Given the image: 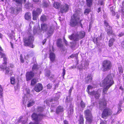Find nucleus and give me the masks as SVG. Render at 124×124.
I'll return each instance as SVG.
<instances>
[{"label": "nucleus", "instance_id": "4be33fe9", "mask_svg": "<svg viewBox=\"0 0 124 124\" xmlns=\"http://www.w3.org/2000/svg\"><path fill=\"white\" fill-rule=\"evenodd\" d=\"M78 121L79 124H84V119L83 115L80 114L79 115Z\"/></svg>", "mask_w": 124, "mask_h": 124}, {"label": "nucleus", "instance_id": "5701e85b", "mask_svg": "<svg viewBox=\"0 0 124 124\" xmlns=\"http://www.w3.org/2000/svg\"><path fill=\"white\" fill-rule=\"evenodd\" d=\"M115 41V39L114 38H111L108 41V46L109 47L112 46L113 45Z\"/></svg>", "mask_w": 124, "mask_h": 124}, {"label": "nucleus", "instance_id": "ea45409f", "mask_svg": "<svg viewBox=\"0 0 124 124\" xmlns=\"http://www.w3.org/2000/svg\"><path fill=\"white\" fill-rule=\"evenodd\" d=\"M3 89L1 86L0 85V98H1L3 97Z\"/></svg>", "mask_w": 124, "mask_h": 124}, {"label": "nucleus", "instance_id": "b1692460", "mask_svg": "<svg viewBox=\"0 0 124 124\" xmlns=\"http://www.w3.org/2000/svg\"><path fill=\"white\" fill-rule=\"evenodd\" d=\"M62 39H58L57 41L56 44L58 47H63V45L61 43Z\"/></svg>", "mask_w": 124, "mask_h": 124}, {"label": "nucleus", "instance_id": "37998d69", "mask_svg": "<svg viewBox=\"0 0 124 124\" xmlns=\"http://www.w3.org/2000/svg\"><path fill=\"white\" fill-rule=\"evenodd\" d=\"M37 82V80L36 79H33L31 82V85H33Z\"/></svg>", "mask_w": 124, "mask_h": 124}, {"label": "nucleus", "instance_id": "4d7b16f0", "mask_svg": "<svg viewBox=\"0 0 124 124\" xmlns=\"http://www.w3.org/2000/svg\"><path fill=\"white\" fill-rule=\"evenodd\" d=\"M101 11V8L100 7L98 9L97 12L98 13H99Z\"/></svg>", "mask_w": 124, "mask_h": 124}, {"label": "nucleus", "instance_id": "bf43d9fd", "mask_svg": "<svg viewBox=\"0 0 124 124\" xmlns=\"http://www.w3.org/2000/svg\"><path fill=\"white\" fill-rule=\"evenodd\" d=\"M121 111H122V109H121L120 108H118V110L117 112V113L119 114V113L120 112H121Z\"/></svg>", "mask_w": 124, "mask_h": 124}, {"label": "nucleus", "instance_id": "3c124183", "mask_svg": "<svg viewBox=\"0 0 124 124\" xmlns=\"http://www.w3.org/2000/svg\"><path fill=\"white\" fill-rule=\"evenodd\" d=\"M20 60L23 63L24 62V60L23 58L22 54H21L20 55Z\"/></svg>", "mask_w": 124, "mask_h": 124}, {"label": "nucleus", "instance_id": "9b49d317", "mask_svg": "<svg viewBox=\"0 0 124 124\" xmlns=\"http://www.w3.org/2000/svg\"><path fill=\"white\" fill-rule=\"evenodd\" d=\"M25 91L26 93L27 94L24 95V96L23 97V103H25L26 101L28 100L30 97V91L28 88H26L25 90Z\"/></svg>", "mask_w": 124, "mask_h": 124}, {"label": "nucleus", "instance_id": "bb28decb", "mask_svg": "<svg viewBox=\"0 0 124 124\" xmlns=\"http://www.w3.org/2000/svg\"><path fill=\"white\" fill-rule=\"evenodd\" d=\"M35 103V101L32 99L30 100L28 102L27 106L28 107L32 106Z\"/></svg>", "mask_w": 124, "mask_h": 124}, {"label": "nucleus", "instance_id": "9d476101", "mask_svg": "<svg viewBox=\"0 0 124 124\" xmlns=\"http://www.w3.org/2000/svg\"><path fill=\"white\" fill-rule=\"evenodd\" d=\"M41 12V10L39 8H38L34 10L32 12L33 19L34 20H37V17Z\"/></svg>", "mask_w": 124, "mask_h": 124}, {"label": "nucleus", "instance_id": "393cba45", "mask_svg": "<svg viewBox=\"0 0 124 124\" xmlns=\"http://www.w3.org/2000/svg\"><path fill=\"white\" fill-rule=\"evenodd\" d=\"M24 18L26 20H30L31 18V13L29 12L26 13L24 15Z\"/></svg>", "mask_w": 124, "mask_h": 124}, {"label": "nucleus", "instance_id": "69168bd1", "mask_svg": "<svg viewBox=\"0 0 124 124\" xmlns=\"http://www.w3.org/2000/svg\"><path fill=\"white\" fill-rule=\"evenodd\" d=\"M76 67L75 66L73 65L72 66H71L70 68V69H73L75 68Z\"/></svg>", "mask_w": 124, "mask_h": 124}, {"label": "nucleus", "instance_id": "a19ab883", "mask_svg": "<svg viewBox=\"0 0 124 124\" xmlns=\"http://www.w3.org/2000/svg\"><path fill=\"white\" fill-rule=\"evenodd\" d=\"M98 37H97L96 38H94L93 39V42L94 43H95L96 45H97L98 43Z\"/></svg>", "mask_w": 124, "mask_h": 124}, {"label": "nucleus", "instance_id": "f704fd0d", "mask_svg": "<svg viewBox=\"0 0 124 124\" xmlns=\"http://www.w3.org/2000/svg\"><path fill=\"white\" fill-rule=\"evenodd\" d=\"M80 105V107L82 108H84L85 107V104L82 100L81 101Z\"/></svg>", "mask_w": 124, "mask_h": 124}, {"label": "nucleus", "instance_id": "dca6fc26", "mask_svg": "<svg viewBox=\"0 0 124 124\" xmlns=\"http://www.w3.org/2000/svg\"><path fill=\"white\" fill-rule=\"evenodd\" d=\"M34 74L33 72H28L26 74V80L28 81L31 80L34 76Z\"/></svg>", "mask_w": 124, "mask_h": 124}, {"label": "nucleus", "instance_id": "412c9836", "mask_svg": "<svg viewBox=\"0 0 124 124\" xmlns=\"http://www.w3.org/2000/svg\"><path fill=\"white\" fill-rule=\"evenodd\" d=\"M78 37L79 39H82L85 36V32L84 31H82L79 32L78 34Z\"/></svg>", "mask_w": 124, "mask_h": 124}, {"label": "nucleus", "instance_id": "c9c22d12", "mask_svg": "<svg viewBox=\"0 0 124 124\" xmlns=\"http://www.w3.org/2000/svg\"><path fill=\"white\" fill-rule=\"evenodd\" d=\"M93 88V87L90 85H89L87 87V92L90 95L91 94V92H90L89 91V90L90 89H92Z\"/></svg>", "mask_w": 124, "mask_h": 124}, {"label": "nucleus", "instance_id": "f3484780", "mask_svg": "<svg viewBox=\"0 0 124 124\" xmlns=\"http://www.w3.org/2000/svg\"><path fill=\"white\" fill-rule=\"evenodd\" d=\"M90 95L92 96L94 95L95 98L96 99H99L101 96L100 93H99L97 91H92Z\"/></svg>", "mask_w": 124, "mask_h": 124}, {"label": "nucleus", "instance_id": "2f4dec72", "mask_svg": "<svg viewBox=\"0 0 124 124\" xmlns=\"http://www.w3.org/2000/svg\"><path fill=\"white\" fill-rule=\"evenodd\" d=\"M47 0H43V5L44 7H47L49 6V4L47 2Z\"/></svg>", "mask_w": 124, "mask_h": 124}, {"label": "nucleus", "instance_id": "de8ad7c7", "mask_svg": "<svg viewBox=\"0 0 124 124\" xmlns=\"http://www.w3.org/2000/svg\"><path fill=\"white\" fill-rule=\"evenodd\" d=\"M124 36V32H123L120 33L118 35L119 37H121Z\"/></svg>", "mask_w": 124, "mask_h": 124}, {"label": "nucleus", "instance_id": "c85d7f7f", "mask_svg": "<svg viewBox=\"0 0 124 124\" xmlns=\"http://www.w3.org/2000/svg\"><path fill=\"white\" fill-rule=\"evenodd\" d=\"M50 58L51 61L54 62V54L53 53H51L50 54Z\"/></svg>", "mask_w": 124, "mask_h": 124}, {"label": "nucleus", "instance_id": "774afa93", "mask_svg": "<svg viewBox=\"0 0 124 124\" xmlns=\"http://www.w3.org/2000/svg\"><path fill=\"white\" fill-rule=\"evenodd\" d=\"M10 66L11 68H13L14 67V66L12 64H10L9 66Z\"/></svg>", "mask_w": 124, "mask_h": 124}, {"label": "nucleus", "instance_id": "79ce46f5", "mask_svg": "<svg viewBox=\"0 0 124 124\" xmlns=\"http://www.w3.org/2000/svg\"><path fill=\"white\" fill-rule=\"evenodd\" d=\"M15 1L18 4L22 5V0H13Z\"/></svg>", "mask_w": 124, "mask_h": 124}, {"label": "nucleus", "instance_id": "20e7f679", "mask_svg": "<svg viewBox=\"0 0 124 124\" xmlns=\"http://www.w3.org/2000/svg\"><path fill=\"white\" fill-rule=\"evenodd\" d=\"M54 26L53 25H48L46 24H41V29L44 31H47V34L49 36H50L53 32Z\"/></svg>", "mask_w": 124, "mask_h": 124}, {"label": "nucleus", "instance_id": "8fccbe9b", "mask_svg": "<svg viewBox=\"0 0 124 124\" xmlns=\"http://www.w3.org/2000/svg\"><path fill=\"white\" fill-rule=\"evenodd\" d=\"M45 74L46 76L47 77L49 76L50 74V71H47L45 73Z\"/></svg>", "mask_w": 124, "mask_h": 124}, {"label": "nucleus", "instance_id": "c756f323", "mask_svg": "<svg viewBox=\"0 0 124 124\" xmlns=\"http://www.w3.org/2000/svg\"><path fill=\"white\" fill-rule=\"evenodd\" d=\"M61 3L58 2H55V8L57 9H59L61 7Z\"/></svg>", "mask_w": 124, "mask_h": 124}, {"label": "nucleus", "instance_id": "ddd939ff", "mask_svg": "<svg viewBox=\"0 0 124 124\" xmlns=\"http://www.w3.org/2000/svg\"><path fill=\"white\" fill-rule=\"evenodd\" d=\"M43 88V87L42 84L39 83L36 85L34 89L36 92H39L42 90Z\"/></svg>", "mask_w": 124, "mask_h": 124}, {"label": "nucleus", "instance_id": "7ed1b4c3", "mask_svg": "<svg viewBox=\"0 0 124 124\" xmlns=\"http://www.w3.org/2000/svg\"><path fill=\"white\" fill-rule=\"evenodd\" d=\"M101 69L103 72L108 71L111 69L112 67L111 62L108 60H105L102 62Z\"/></svg>", "mask_w": 124, "mask_h": 124}, {"label": "nucleus", "instance_id": "cd10ccee", "mask_svg": "<svg viewBox=\"0 0 124 124\" xmlns=\"http://www.w3.org/2000/svg\"><path fill=\"white\" fill-rule=\"evenodd\" d=\"M109 29H107L106 31L107 34L108 35H112L113 34V32L112 31V27L110 26H109Z\"/></svg>", "mask_w": 124, "mask_h": 124}, {"label": "nucleus", "instance_id": "603ef678", "mask_svg": "<svg viewBox=\"0 0 124 124\" xmlns=\"http://www.w3.org/2000/svg\"><path fill=\"white\" fill-rule=\"evenodd\" d=\"M52 84H49L47 85V88L48 89H50L52 87Z\"/></svg>", "mask_w": 124, "mask_h": 124}, {"label": "nucleus", "instance_id": "e433bc0d", "mask_svg": "<svg viewBox=\"0 0 124 124\" xmlns=\"http://www.w3.org/2000/svg\"><path fill=\"white\" fill-rule=\"evenodd\" d=\"M89 65V63L87 61H85L84 64V66H82L83 68H84V69L86 68Z\"/></svg>", "mask_w": 124, "mask_h": 124}, {"label": "nucleus", "instance_id": "58836bf2", "mask_svg": "<svg viewBox=\"0 0 124 124\" xmlns=\"http://www.w3.org/2000/svg\"><path fill=\"white\" fill-rule=\"evenodd\" d=\"M40 20L43 22L45 21L46 20V16L44 15L42 16L41 17Z\"/></svg>", "mask_w": 124, "mask_h": 124}, {"label": "nucleus", "instance_id": "6e6552de", "mask_svg": "<svg viewBox=\"0 0 124 124\" xmlns=\"http://www.w3.org/2000/svg\"><path fill=\"white\" fill-rule=\"evenodd\" d=\"M107 101L105 98L99 100L98 102L99 108L101 109L106 108L107 106Z\"/></svg>", "mask_w": 124, "mask_h": 124}, {"label": "nucleus", "instance_id": "13d9d810", "mask_svg": "<svg viewBox=\"0 0 124 124\" xmlns=\"http://www.w3.org/2000/svg\"><path fill=\"white\" fill-rule=\"evenodd\" d=\"M63 123L64 124H69L68 122L66 120H65L63 121Z\"/></svg>", "mask_w": 124, "mask_h": 124}, {"label": "nucleus", "instance_id": "864d4df0", "mask_svg": "<svg viewBox=\"0 0 124 124\" xmlns=\"http://www.w3.org/2000/svg\"><path fill=\"white\" fill-rule=\"evenodd\" d=\"M64 41V42L65 43V45L66 46H67L68 45V42H67V41H66V39H65L64 38H63Z\"/></svg>", "mask_w": 124, "mask_h": 124}, {"label": "nucleus", "instance_id": "a18cd8bd", "mask_svg": "<svg viewBox=\"0 0 124 124\" xmlns=\"http://www.w3.org/2000/svg\"><path fill=\"white\" fill-rule=\"evenodd\" d=\"M32 69L33 71L34 70H37L38 69L37 66L36 64L34 65Z\"/></svg>", "mask_w": 124, "mask_h": 124}, {"label": "nucleus", "instance_id": "0eeeda50", "mask_svg": "<svg viewBox=\"0 0 124 124\" xmlns=\"http://www.w3.org/2000/svg\"><path fill=\"white\" fill-rule=\"evenodd\" d=\"M112 114L111 109L108 107H106L103 110L101 114V117L104 119H106L107 117L111 116Z\"/></svg>", "mask_w": 124, "mask_h": 124}, {"label": "nucleus", "instance_id": "a211bd4d", "mask_svg": "<svg viewBox=\"0 0 124 124\" xmlns=\"http://www.w3.org/2000/svg\"><path fill=\"white\" fill-rule=\"evenodd\" d=\"M10 9L12 13L16 14L21 10V8L17 7H11L10 8Z\"/></svg>", "mask_w": 124, "mask_h": 124}, {"label": "nucleus", "instance_id": "6e6d98bb", "mask_svg": "<svg viewBox=\"0 0 124 124\" xmlns=\"http://www.w3.org/2000/svg\"><path fill=\"white\" fill-rule=\"evenodd\" d=\"M110 10L111 12L114 11V10L113 7H111L110 8Z\"/></svg>", "mask_w": 124, "mask_h": 124}, {"label": "nucleus", "instance_id": "f03ea898", "mask_svg": "<svg viewBox=\"0 0 124 124\" xmlns=\"http://www.w3.org/2000/svg\"><path fill=\"white\" fill-rule=\"evenodd\" d=\"M80 17L78 12L74 13L71 16L70 20V25L72 27H75L79 23Z\"/></svg>", "mask_w": 124, "mask_h": 124}, {"label": "nucleus", "instance_id": "423d86ee", "mask_svg": "<svg viewBox=\"0 0 124 124\" xmlns=\"http://www.w3.org/2000/svg\"><path fill=\"white\" fill-rule=\"evenodd\" d=\"M34 39L33 36L31 35H30L24 40V42L25 46L33 48L34 47L32 45Z\"/></svg>", "mask_w": 124, "mask_h": 124}, {"label": "nucleus", "instance_id": "39448f33", "mask_svg": "<svg viewBox=\"0 0 124 124\" xmlns=\"http://www.w3.org/2000/svg\"><path fill=\"white\" fill-rule=\"evenodd\" d=\"M84 114L86 121L89 124L91 123L93 120L91 111L89 109H86L84 111Z\"/></svg>", "mask_w": 124, "mask_h": 124}, {"label": "nucleus", "instance_id": "052dcab7", "mask_svg": "<svg viewBox=\"0 0 124 124\" xmlns=\"http://www.w3.org/2000/svg\"><path fill=\"white\" fill-rule=\"evenodd\" d=\"M112 16H114L116 14V13L114 11H112Z\"/></svg>", "mask_w": 124, "mask_h": 124}, {"label": "nucleus", "instance_id": "49530a36", "mask_svg": "<svg viewBox=\"0 0 124 124\" xmlns=\"http://www.w3.org/2000/svg\"><path fill=\"white\" fill-rule=\"evenodd\" d=\"M104 23L106 27H107L109 26H110L109 25V24L108 23L107 21L106 20H105L104 21Z\"/></svg>", "mask_w": 124, "mask_h": 124}, {"label": "nucleus", "instance_id": "c03bdc74", "mask_svg": "<svg viewBox=\"0 0 124 124\" xmlns=\"http://www.w3.org/2000/svg\"><path fill=\"white\" fill-rule=\"evenodd\" d=\"M73 109L72 108H70V110L68 112V114L69 115H70L72 114L73 113Z\"/></svg>", "mask_w": 124, "mask_h": 124}, {"label": "nucleus", "instance_id": "473e14b6", "mask_svg": "<svg viewBox=\"0 0 124 124\" xmlns=\"http://www.w3.org/2000/svg\"><path fill=\"white\" fill-rule=\"evenodd\" d=\"M118 70L120 74H121L123 73V69L122 66H121L118 67Z\"/></svg>", "mask_w": 124, "mask_h": 124}, {"label": "nucleus", "instance_id": "aec40b11", "mask_svg": "<svg viewBox=\"0 0 124 124\" xmlns=\"http://www.w3.org/2000/svg\"><path fill=\"white\" fill-rule=\"evenodd\" d=\"M0 50L1 51L0 52V57L3 58V61H4V63L6 64V61H7V60L6 56L1 52L2 51V49L1 47H0Z\"/></svg>", "mask_w": 124, "mask_h": 124}, {"label": "nucleus", "instance_id": "4468645a", "mask_svg": "<svg viewBox=\"0 0 124 124\" xmlns=\"http://www.w3.org/2000/svg\"><path fill=\"white\" fill-rule=\"evenodd\" d=\"M85 82L86 84H88L92 82L93 76L91 74H89L85 77Z\"/></svg>", "mask_w": 124, "mask_h": 124}, {"label": "nucleus", "instance_id": "2eb2a0df", "mask_svg": "<svg viewBox=\"0 0 124 124\" xmlns=\"http://www.w3.org/2000/svg\"><path fill=\"white\" fill-rule=\"evenodd\" d=\"M69 38L70 40H74V41H78L79 39L78 33L76 34L75 35L73 33L72 34L69 36Z\"/></svg>", "mask_w": 124, "mask_h": 124}, {"label": "nucleus", "instance_id": "338daca9", "mask_svg": "<svg viewBox=\"0 0 124 124\" xmlns=\"http://www.w3.org/2000/svg\"><path fill=\"white\" fill-rule=\"evenodd\" d=\"M22 124H27V123L26 121H23L22 122Z\"/></svg>", "mask_w": 124, "mask_h": 124}, {"label": "nucleus", "instance_id": "a878e982", "mask_svg": "<svg viewBox=\"0 0 124 124\" xmlns=\"http://www.w3.org/2000/svg\"><path fill=\"white\" fill-rule=\"evenodd\" d=\"M87 6L89 7H91L93 5V0H86Z\"/></svg>", "mask_w": 124, "mask_h": 124}, {"label": "nucleus", "instance_id": "72a5a7b5", "mask_svg": "<svg viewBox=\"0 0 124 124\" xmlns=\"http://www.w3.org/2000/svg\"><path fill=\"white\" fill-rule=\"evenodd\" d=\"M72 101V99L70 96H68L66 97V101L67 103L70 102Z\"/></svg>", "mask_w": 124, "mask_h": 124}, {"label": "nucleus", "instance_id": "5fc2aeb1", "mask_svg": "<svg viewBox=\"0 0 124 124\" xmlns=\"http://www.w3.org/2000/svg\"><path fill=\"white\" fill-rule=\"evenodd\" d=\"M75 54H72L70 56V57L71 58H73L75 56Z\"/></svg>", "mask_w": 124, "mask_h": 124}, {"label": "nucleus", "instance_id": "1a4fd4ad", "mask_svg": "<svg viewBox=\"0 0 124 124\" xmlns=\"http://www.w3.org/2000/svg\"><path fill=\"white\" fill-rule=\"evenodd\" d=\"M69 6L66 4L61 5L60 8V12L62 14L66 13L69 10Z\"/></svg>", "mask_w": 124, "mask_h": 124}, {"label": "nucleus", "instance_id": "e2e57ef3", "mask_svg": "<svg viewBox=\"0 0 124 124\" xmlns=\"http://www.w3.org/2000/svg\"><path fill=\"white\" fill-rule=\"evenodd\" d=\"M29 58V55L28 54H27L25 56V59L27 60Z\"/></svg>", "mask_w": 124, "mask_h": 124}, {"label": "nucleus", "instance_id": "7c9ffc66", "mask_svg": "<svg viewBox=\"0 0 124 124\" xmlns=\"http://www.w3.org/2000/svg\"><path fill=\"white\" fill-rule=\"evenodd\" d=\"M91 9L90 8H87L85 10L84 12V14L85 15L88 14L91 11Z\"/></svg>", "mask_w": 124, "mask_h": 124}, {"label": "nucleus", "instance_id": "4c0bfd02", "mask_svg": "<svg viewBox=\"0 0 124 124\" xmlns=\"http://www.w3.org/2000/svg\"><path fill=\"white\" fill-rule=\"evenodd\" d=\"M10 82L12 84H14L15 83V79L14 77H11L10 78Z\"/></svg>", "mask_w": 124, "mask_h": 124}, {"label": "nucleus", "instance_id": "0e129e2a", "mask_svg": "<svg viewBox=\"0 0 124 124\" xmlns=\"http://www.w3.org/2000/svg\"><path fill=\"white\" fill-rule=\"evenodd\" d=\"M73 89V87H72L71 88H70V90L69 91V93H71Z\"/></svg>", "mask_w": 124, "mask_h": 124}, {"label": "nucleus", "instance_id": "6ab92c4d", "mask_svg": "<svg viewBox=\"0 0 124 124\" xmlns=\"http://www.w3.org/2000/svg\"><path fill=\"white\" fill-rule=\"evenodd\" d=\"M64 108L61 106H58L56 109V113L57 114L62 113L64 111Z\"/></svg>", "mask_w": 124, "mask_h": 124}, {"label": "nucleus", "instance_id": "f257e3e1", "mask_svg": "<svg viewBox=\"0 0 124 124\" xmlns=\"http://www.w3.org/2000/svg\"><path fill=\"white\" fill-rule=\"evenodd\" d=\"M114 83L113 78L110 74H108L100 83L101 87L106 86L103 89L102 91L106 94L108 89Z\"/></svg>", "mask_w": 124, "mask_h": 124}, {"label": "nucleus", "instance_id": "f8f14e48", "mask_svg": "<svg viewBox=\"0 0 124 124\" xmlns=\"http://www.w3.org/2000/svg\"><path fill=\"white\" fill-rule=\"evenodd\" d=\"M4 63V62L3 64V66L2 67H1V68L3 69L5 68L6 70V72L5 73V74H7L9 73V74L10 75H11L13 73V72L8 67L6 68V65L7 64V62H6V64H5Z\"/></svg>", "mask_w": 124, "mask_h": 124}, {"label": "nucleus", "instance_id": "09e8293b", "mask_svg": "<svg viewBox=\"0 0 124 124\" xmlns=\"http://www.w3.org/2000/svg\"><path fill=\"white\" fill-rule=\"evenodd\" d=\"M63 72H62V77L63 78H64V76L65 74V68H64L62 69Z\"/></svg>", "mask_w": 124, "mask_h": 124}, {"label": "nucleus", "instance_id": "680f3d73", "mask_svg": "<svg viewBox=\"0 0 124 124\" xmlns=\"http://www.w3.org/2000/svg\"><path fill=\"white\" fill-rule=\"evenodd\" d=\"M38 111L41 112L42 110V108L41 107L39 108L38 109Z\"/></svg>", "mask_w": 124, "mask_h": 124}]
</instances>
